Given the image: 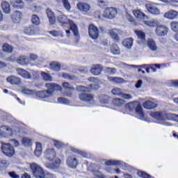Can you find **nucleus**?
<instances>
[{"label": "nucleus", "mask_w": 178, "mask_h": 178, "mask_svg": "<svg viewBox=\"0 0 178 178\" xmlns=\"http://www.w3.org/2000/svg\"><path fill=\"white\" fill-rule=\"evenodd\" d=\"M151 118L153 119H156V120H159V123L163 124L164 120H171L172 122H175V118H176V114L169 113L166 114L165 112H154L150 113Z\"/></svg>", "instance_id": "obj_3"}, {"label": "nucleus", "mask_w": 178, "mask_h": 178, "mask_svg": "<svg viewBox=\"0 0 178 178\" xmlns=\"http://www.w3.org/2000/svg\"><path fill=\"white\" fill-rule=\"evenodd\" d=\"M49 33L52 35V37H61V38H63V33H62L60 31H49Z\"/></svg>", "instance_id": "obj_45"}, {"label": "nucleus", "mask_w": 178, "mask_h": 178, "mask_svg": "<svg viewBox=\"0 0 178 178\" xmlns=\"http://www.w3.org/2000/svg\"><path fill=\"white\" fill-rule=\"evenodd\" d=\"M138 175L140 177H143V178H151V175H149V174H147L145 172L143 171H138L137 172Z\"/></svg>", "instance_id": "obj_52"}, {"label": "nucleus", "mask_w": 178, "mask_h": 178, "mask_svg": "<svg viewBox=\"0 0 178 178\" xmlns=\"http://www.w3.org/2000/svg\"><path fill=\"white\" fill-rule=\"evenodd\" d=\"M118 15V11L115 8H108L104 10V16L106 19H115Z\"/></svg>", "instance_id": "obj_10"}, {"label": "nucleus", "mask_w": 178, "mask_h": 178, "mask_svg": "<svg viewBox=\"0 0 178 178\" xmlns=\"http://www.w3.org/2000/svg\"><path fill=\"white\" fill-rule=\"evenodd\" d=\"M47 17L49 20L50 24H55V22H56V19H55V14L52 10L47 9Z\"/></svg>", "instance_id": "obj_26"}, {"label": "nucleus", "mask_w": 178, "mask_h": 178, "mask_svg": "<svg viewBox=\"0 0 178 178\" xmlns=\"http://www.w3.org/2000/svg\"><path fill=\"white\" fill-rule=\"evenodd\" d=\"M143 106L145 109H155L158 106L151 100H147L143 103Z\"/></svg>", "instance_id": "obj_25"}, {"label": "nucleus", "mask_w": 178, "mask_h": 178, "mask_svg": "<svg viewBox=\"0 0 178 178\" xmlns=\"http://www.w3.org/2000/svg\"><path fill=\"white\" fill-rule=\"evenodd\" d=\"M7 83H10L12 86H19L22 84V79L15 76H10L6 78Z\"/></svg>", "instance_id": "obj_15"}, {"label": "nucleus", "mask_w": 178, "mask_h": 178, "mask_svg": "<svg viewBox=\"0 0 178 178\" xmlns=\"http://www.w3.org/2000/svg\"><path fill=\"white\" fill-rule=\"evenodd\" d=\"M63 79H69L70 80H72V81L77 80V78H76V76H74V75L70 76L68 74H63Z\"/></svg>", "instance_id": "obj_54"}, {"label": "nucleus", "mask_w": 178, "mask_h": 178, "mask_svg": "<svg viewBox=\"0 0 178 178\" xmlns=\"http://www.w3.org/2000/svg\"><path fill=\"white\" fill-rule=\"evenodd\" d=\"M31 170L35 178H44L45 177V174H44V170H42V168L35 164L32 163L30 165Z\"/></svg>", "instance_id": "obj_5"}, {"label": "nucleus", "mask_w": 178, "mask_h": 178, "mask_svg": "<svg viewBox=\"0 0 178 178\" xmlns=\"http://www.w3.org/2000/svg\"><path fill=\"white\" fill-rule=\"evenodd\" d=\"M147 46L149 47V49H151V51H153V52H155L158 49L156 43L152 39L147 40Z\"/></svg>", "instance_id": "obj_29"}, {"label": "nucleus", "mask_w": 178, "mask_h": 178, "mask_svg": "<svg viewBox=\"0 0 178 178\" xmlns=\"http://www.w3.org/2000/svg\"><path fill=\"white\" fill-rule=\"evenodd\" d=\"M135 87H136V88H138V89L141 88V87H143V80H141V79L138 80L136 82Z\"/></svg>", "instance_id": "obj_62"}, {"label": "nucleus", "mask_w": 178, "mask_h": 178, "mask_svg": "<svg viewBox=\"0 0 178 178\" xmlns=\"http://www.w3.org/2000/svg\"><path fill=\"white\" fill-rule=\"evenodd\" d=\"M79 72H80V73H83V74L88 73V68H87L86 67H82L79 69Z\"/></svg>", "instance_id": "obj_63"}, {"label": "nucleus", "mask_w": 178, "mask_h": 178, "mask_svg": "<svg viewBox=\"0 0 178 178\" xmlns=\"http://www.w3.org/2000/svg\"><path fill=\"white\" fill-rule=\"evenodd\" d=\"M71 150L72 151V152H75V154L82 155V156H83L84 158H87V156H88V154L86 152H83L75 148H72Z\"/></svg>", "instance_id": "obj_43"}, {"label": "nucleus", "mask_w": 178, "mask_h": 178, "mask_svg": "<svg viewBox=\"0 0 178 178\" xmlns=\"http://www.w3.org/2000/svg\"><path fill=\"white\" fill-rule=\"evenodd\" d=\"M10 3L15 9H22L24 8V3L22 0H10Z\"/></svg>", "instance_id": "obj_21"}, {"label": "nucleus", "mask_w": 178, "mask_h": 178, "mask_svg": "<svg viewBox=\"0 0 178 178\" xmlns=\"http://www.w3.org/2000/svg\"><path fill=\"white\" fill-rule=\"evenodd\" d=\"M59 165H60V159H54L52 161H49V163H47L45 164L46 168L48 169H58L59 168Z\"/></svg>", "instance_id": "obj_14"}, {"label": "nucleus", "mask_w": 178, "mask_h": 178, "mask_svg": "<svg viewBox=\"0 0 178 178\" xmlns=\"http://www.w3.org/2000/svg\"><path fill=\"white\" fill-rule=\"evenodd\" d=\"M144 23L146 26H149V27H158L157 21H144Z\"/></svg>", "instance_id": "obj_42"}, {"label": "nucleus", "mask_w": 178, "mask_h": 178, "mask_svg": "<svg viewBox=\"0 0 178 178\" xmlns=\"http://www.w3.org/2000/svg\"><path fill=\"white\" fill-rule=\"evenodd\" d=\"M1 9L4 13H10V4L8 1L1 2Z\"/></svg>", "instance_id": "obj_28"}, {"label": "nucleus", "mask_w": 178, "mask_h": 178, "mask_svg": "<svg viewBox=\"0 0 178 178\" xmlns=\"http://www.w3.org/2000/svg\"><path fill=\"white\" fill-rule=\"evenodd\" d=\"M57 20L58 23L60 24V26H66L67 24H70V29L73 32L76 39L79 40L80 38L77 25H76L73 21L67 19V16L65 15L64 14H60L57 16Z\"/></svg>", "instance_id": "obj_2"}, {"label": "nucleus", "mask_w": 178, "mask_h": 178, "mask_svg": "<svg viewBox=\"0 0 178 178\" xmlns=\"http://www.w3.org/2000/svg\"><path fill=\"white\" fill-rule=\"evenodd\" d=\"M41 76L43 77L45 81H52V77L51 76V75H49V74L42 72Z\"/></svg>", "instance_id": "obj_49"}, {"label": "nucleus", "mask_w": 178, "mask_h": 178, "mask_svg": "<svg viewBox=\"0 0 178 178\" xmlns=\"http://www.w3.org/2000/svg\"><path fill=\"white\" fill-rule=\"evenodd\" d=\"M170 87H178V81H169Z\"/></svg>", "instance_id": "obj_61"}, {"label": "nucleus", "mask_w": 178, "mask_h": 178, "mask_svg": "<svg viewBox=\"0 0 178 178\" xmlns=\"http://www.w3.org/2000/svg\"><path fill=\"white\" fill-rule=\"evenodd\" d=\"M0 136L1 137H8V134H6V126H1L0 127Z\"/></svg>", "instance_id": "obj_48"}, {"label": "nucleus", "mask_w": 178, "mask_h": 178, "mask_svg": "<svg viewBox=\"0 0 178 178\" xmlns=\"http://www.w3.org/2000/svg\"><path fill=\"white\" fill-rule=\"evenodd\" d=\"M122 45L127 49H130L133 47V38H129L122 41Z\"/></svg>", "instance_id": "obj_27"}, {"label": "nucleus", "mask_w": 178, "mask_h": 178, "mask_svg": "<svg viewBox=\"0 0 178 178\" xmlns=\"http://www.w3.org/2000/svg\"><path fill=\"white\" fill-rule=\"evenodd\" d=\"M58 102H59V104H63V105H67V104H70V101L63 97L58 98Z\"/></svg>", "instance_id": "obj_51"}, {"label": "nucleus", "mask_w": 178, "mask_h": 178, "mask_svg": "<svg viewBox=\"0 0 178 178\" xmlns=\"http://www.w3.org/2000/svg\"><path fill=\"white\" fill-rule=\"evenodd\" d=\"M106 165L108 166L115 165V166H127L124 162L121 161H113V160H108L105 162Z\"/></svg>", "instance_id": "obj_22"}, {"label": "nucleus", "mask_w": 178, "mask_h": 178, "mask_svg": "<svg viewBox=\"0 0 178 178\" xmlns=\"http://www.w3.org/2000/svg\"><path fill=\"white\" fill-rule=\"evenodd\" d=\"M34 154L36 156H41V154H42V145L41 143H36V147Z\"/></svg>", "instance_id": "obj_32"}, {"label": "nucleus", "mask_w": 178, "mask_h": 178, "mask_svg": "<svg viewBox=\"0 0 178 178\" xmlns=\"http://www.w3.org/2000/svg\"><path fill=\"white\" fill-rule=\"evenodd\" d=\"M22 143L24 144V145H31V144H33V141H31V139L25 137L22 138Z\"/></svg>", "instance_id": "obj_50"}, {"label": "nucleus", "mask_w": 178, "mask_h": 178, "mask_svg": "<svg viewBox=\"0 0 178 178\" xmlns=\"http://www.w3.org/2000/svg\"><path fill=\"white\" fill-rule=\"evenodd\" d=\"M63 88L67 91H73V90H74V88L72 86V84L67 82L63 83Z\"/></svg>", "instance_id": "obj_41"}, {"label": "nucleus", "mask_w": 178, "mask_h": 178, "mask_svg": "<svg viewBox=\"0 0 178 178\" xmlns=\"http://www.w3.org/2000/svg\"><path fill=\"white\" fill-rule=\"evenodd\" d=\"M102 70H104V67L101 64L93 65L90 68V73L93 76H99Z\"/></svg>", "instance_id": "obj_13"}, {"label": "nucleus", "mask_w": 178, "mask_h": 178, "mask_svg": "<svg viewBox=\"0 0 178 178\" xmlns=\"http://www.w3.org/2000/svg\"><path fill=\"white\" fill-rule=\"evenodd\" d=\"M24 33L28 35H33L34 34V30L31 28H27L24 30Z\"/></svg>", "instance_id": "obj_55"}, {"label": "nucleus", "mask_w": 178, "mask_h": 178, "mask_svg": "<svg viewBox=\"0 0 178 178\" xmlns=\"http://www.w3.org/2000/svg\"><path fill=\"white\" fill-rule=\"evenodd\" d=\"M6 131L7 137L9 136H13L12 128L6 126Z\"/></svg>", "instance_id": "obj_57"}, {"label": "nucleus", "mask_w": 178, "mask_h": 178, "mask_svg": "<svg viewBox=\"0 0 178 178\" xmlns=\"http://www.w3.org/2000/svg\"><path fill=\"white\" fill-rule=\"evenodd\" d=\"M45 88H48V90L35 92L34 90L22 86L21 91L22 94L26 95H35L39 99H47L51 98L54 91H60L62 90V86L56 83H46Z\"/></svg>", "instance_id": "obj_1"}, {"label": "nucleus", "mask_w": 178, "mask_h": 178, "mask_svg": "<svg viewBox=\"0 0 178 178\" xmlns=\"http://www.w3.org/2000/svg\"><path fill=\"white\" fill-rule=\"evenodd\" d=\"M171 30L178 34V22H172L170 23Z\"/></svg>", "instance_id": "obj_44"}, {"label": "nucleus", "mask_w": 178, "mask_h": 178, "mask_svg": "<svg viewBox=\"0 0 178 178\" xmlns=\"http://www.w3.org/2000/svg\"><path fill=\"white\" fill-rule=\"evenodd\" d=\"M89 35L92 40H97L99 37V32L98 31V28L94 24H90L89 26Z\"/></svg>", "instance_id": "obj_9"}, {"label": "nucleus", "mask_w": 178, "mask_h": 178, "mask_svg": "<svg viewBox=\"0 0 178 178\" xmlns=\"http://www.w3.org/2000/svg\"><path fill=\"white\" fill-rule=\"evenodd\" d=\"M22 17H23V15L20 11H15L12 15V18L13 20H15V22H20L22 20Z\"/></svg>", "instance_id": "obj_31"}, {"label": "nucleus", "mask_w": 178, "mask_h": 178, "mask_svg": "<svg viewBox=\"0 0 178 178\" xmlns=\"http://www.w3.org/2000/svg\"><path fill=\"white\" fill-rule=\"evenodd\" d=\"M155 33L158 37H165L168 34V27L164 25H158L156 28Z\"/></svg>", "instance_id": "obj_12"}, {"label": "nucleus", "mask_w": 178, "mask_h": 178, "mask_svg": "<svg viewBox=\"0 0 178 178\" xmlns=\"http://www.w3.org/2000/svg\"><path fill=\"white\" fill-rule=\"evenodd\" d=\"M133 14L136 19H139L140 20H148V16L145 15L144 13L140 10H134Z\"/></svg>", "instance_id": "obj_19"}, {"label": "nucleus", "mask_w": 178, "mask_h": 178, "mask_svg": "<svg viewBox=\"0 0 178 178\" xmlns=\"http://www.w3.org/2000/svg\"><path fill=\"white\" fill-rule=\"evenodd\" d=\"M50 67L52 70H55V72H59L60 70V63L58 62H54L50 64Z\"/></svg>", "instance_id": "obj_36"}, {"label": "nucleus", "mask_w": 178, "mask_h": 178, "mask_svg": "<svg viewBox=\"0 0 178 178\" xmlns=\"http://www.w3.org/2000/svg\"><path fill=\"white\" fill-rule=\"evenodd\" d=\"M66 163L69 168H71V169H76V168H77V165H79L77 159L73 156L68 157L66 161Z\"/></svg>", "instance_id": "obj_16"}, {"label": "nucleus", "mask_w": 178, "mask_h": 178, "mask_svg": "<svg viewBox=\"0 0 178 178\" xmlns=\"http://www.w3.org/2000/svg\"><path fill=\"white\" fill-rule=\"evenodd\" d=\"M79 98L83 102H88L90 105H95V99H94V96L91 94L82 93L79 95Z\"/></svg>", "instance_id": "obj_7"}, {"label": "nucleus", "mask_w": 178, "mask_h": 178, "mask_svg": "<svg viewBox=\"0 0 178 178\" xmlns=\"http://www.w3.org/2000/svg\"><path fill=\"white\" fill-rule=\"evenodd\" d=\"M3 51L7 54H11V52L13 51V47H12V46H10L9 44L6 43L3 46Z\"/></svg>", "instance_id": "obj_38"}, {"label": "nucleus", "mask_w": 178, "mask_h": 178, "mask_svg": "<svg viewBox=\"0 0 178 178\" xmlns=\"http://www.w3.org/2000/svg\"><path fill=\"white\" fill-rule=\"evenodd\" d=\"M111 94H113V95H117L118 97H122L123 92L122 91V89L119 88H115L111 90Z\"/></svg>", "instance_id": "obj_40"}, {"label": "nucleus", "mask_w": 178, "mask_h": 178, "mask_svg": "<svg viewBox=\"0 0 178 178\" xmlns=\"http://www.w3.org/2000/svg\"><path fill=\"white\" fill-rule=\"evenodd\" d=\"M44 155L46 159L48 161H54V159H56V152L55 149L52 148H49L45 150L44 152Z\"/></svg>", "instance_id": "obj_11"}, {"label": "nucleus", "mask_w": 178, "mask_h": 178, "mask_svg": "<svg viewBox=\"0 0 178 178\" xmlns=\"http://www.w3.org/2000/svg\"><path fill=\"white\" fill-rule=\"evenodd\" d=\"M78 10L83 14L88 13L91 10V5L86 2H79L76 4Z\"/></svg>", "instance_id": "obj_8"}, {"label": "nucleus", "mask_w": 178, "mask_h": 178, "mask_svg": "<svg viewBox=\"0 0 178 178\" xmlns=\"http://www.w3.org/2000/svg\"><path fill=\"white\" fill-rule=\"evenodd\" d=\"M178 13L176 10H170L164 14V17L165 19H169L170 20H173L177 17Z\"/></svg>", "instance_id": "obj_23"}, {"label": "nucleus", "mask_w": 178, "mask_h": 178, "mask_svg": "<svg viewBox=\"0 0 178 178\" xmlns=\"http://www.w3.org/2000/svg\"><path fill=\"white\" fill-rule=\"evenodd\" d=\"M113 104L115 106L120 107L126 104V101L120 98H115L113 99Z\"/></svg>", "instance_id": "obj_30"}, {"label": "nucleus", "mask_w": 178, "mask_h": 178, "mask_svg": "<svg viewBox=\"0 0 178 178\" xmlns=\"http://www.w3.org/2000/svg\"><path fill=\"white\" fill-rule=\"evenodd\" d=\"M77 91L83 92H90V88L83 86H79L76 87Z\"/></svg>", "instance_id": "obj_47"}, {"label": "nucleus", "mask_w": 178, "mask_h": 178, "mask_svg": "<svg viewBox=\"0 0 178 178\" xmlns=\"http://www.w3.org/2000/svg\"><path fill=\"white\" fill-rule=\"evenodd\" d=\"M99 98L101 104H109V101H111V97L106 95H101Z\"/></svg>", "instance_id": "obj_34"}, {"label": "nucleus", "mask_w": 178, "mask_h": 178, "mask_svg": "<svg viewBox=\"0 0 178 178\" xmlns=\"http://www.w3.org/2000/svg\"><path fill=\"white\" fill-rule=\"evenodd\" d=\"M116 68H112V67H106V69L104 70V73L106 74H110L111 76H113V74H116Z\"/></svg>", "instance_id": "obj_37"}, {"label": "nucleus", "mask_w": 178, "mask_h": 178, "mask_svg": "<svg viewBox=\"0 0 178 178\" xmlns=\"http://www.w3.org/2000/svg\"><path fill=\"white\" fill-rule=\"evenodd\" d=\"M63 5L67 10H70V3L68 0H62Z\"/></svg>", "instance_id": "obj_53"}, {"label": "nucleus", "mask_w": 178, "mask_h": 178, "mask_svg": "<svg viewBox=\"0 0 178 178\" xmlns=\"http://www.w3.org/2000/svg\"><path fill=\"white\" fill-rule=\"evenodd\" d=\"M16 62L17 63H18V65H20L21 66H25L26 65H29V59L27 58V57H26V56H22L18 57L16 59Z\"/></svg>", "instance_id": "obj_24"}, {"label": "nucleus", "mask_w": 178, "mask_h": 178, "mask_svg": "<svg viewBox=\"0 0 178 178\" xmlns=\"http://www.w3.org/2000/svg\"><path fill=\"white\" fill-rule=\"evenodd\" d=\"M122 98H124V99H131L133 98V96L130 94H126L123 93L121 95Z\"/></svg>", "instance_id": "obj_58"}, {"label": "nucleus", "mask_w": 178, "mask_h": 178, "mask_svg": "<svg viewBox=\"0 0 178 178\" xmlns=\"http://www.w3.org/2000/svg\"><path fill=\"white\" fill-rule=\"evenodd\" d=\"M135 33L136 34L138 38L142 41L145 40V33L141 31H136Z\"/></svg>", "instance_id": "obj_46"}, {"label": "nucleus", "mask_w": 178, "mask_h": 178, "mask_svg": "<svg viewBox=\"0 0 178 178\" xmlns=\"http://www.w3.org/2000/svg\"><path fill=\"white\" fill-rule=\"evenodd\" d=\"M127 106L129 108V111H136V113L140 120H145V118H144V111H143V107H141L139 102H132L128 104Z\"/></svg>", "instance_id": "obj_4"}, {"label": "nucleus", "mask_w": 178, "mask_h": 178, "mask_svg": "<svg viewBox=\"0 0 178 178\" xmlns=\"http://www.w3.org/2000/svg\"><path fill=\"white\" fill-rule=\"evenodd\" d=\"M122 67H124L125 69H131V67H135L136 69H138V67H147V65H128L124 63H122Z\"/></svg>", "instance_id": "obj_35"}, {"label": "nucleus", "mask_w": 178, "mask_h": 178, "mask_svg": "<svg viewBox=\"0 0 178 178\" xmlns=\"http://www.w3.org/2000/svg\"><path fill=\"white\" fill-rule=\"evenodd\" d=\"M1 151L9 158H12L15 155V148L9 143H1Z\"/></svg>", "instance_id": "obj_6"}, {"label": "nucleus", "mask_w": 178, "mask_h": 178, "mask_svg": "<svg viewBox=\"0 0 178 178\" xmlns=\"http://www.w3.org/2000/svg\"><path fill=\"white\" fill-rule=\"evenodd\" d=\"M124 79L123 78L120 77H116L114 79V83H117V84H121L122 83H124Z\"/></svg>", "instance_id": "obj_59"}, {"label": "nucleus", "mask_w": 178, "mask_h": 178, "mask_svg": "<svg viewBox=\"0 0 178 178\" xmlns=\"http://www.w3.org/2000/svg\"><path fill=\"white\" fill-rule=\"evenodd\" d=\"M54 145L56 148H58V149H60V148H63V143L60 141H55Z\"/></svg>", "instance_id": "obj_56"}, {"label": "nucleus", "mask_w": 178, "mask_h": 178, "mask_svg": "<svg viewBox=\"0 0 178 178\" xmlns=\"http://www.w3.org/2000/svg\"><path fill=\"white\" fill-rule=\"evenodd\" d=\"M31 23L35 24V26H38L40 24V17L37 15H33L31 17Z\"/></svg>", "instance_id": "obj_39"}, {"label": "nucleus", "mask_w": 178, "mask_h": 178, "mask_svg": "<svg viewBox=\"0 0 178 178\" xmlns=\"http://www.w3.org/2000/svg\"><path fill=\"white\" fill-rule=\"evenodd\" d=\"M16 72L19 76H21V77H23L24 79H31V74H30V72H27L25 70H23L22 68H17Z\"/></svg>", "instance_id": "obj_20"}, {"label": "nucleus", "mask_w": 178, "mask_h": 178, "mask_svg": "<svg viewBox=\"0 0 178 178\" xmlns=\"http://www.w3.org/2000/svg\"><path fill=\"white\" fill-rule=\"evenodd\" d=\"M8 175L12 178H19V175H17L15 172H9Z\"/></svg>", "instance_id": "obj_64"}, {"label": "nucleus", "mask_w": 178, "mask_h": 178, "mask_svg": "<svg viewBox=\"0 0 178 178\" xmlns=\"http://www.w3.org/2000/svg\"><path fill=\"white\" fill-rule=\"evenodd\" d=\"M108 34L113 40L119 41V35H122L123 34V31L120 29H113L112 31H109Z\"/></svg>", "instance_id": "obj_17"}, {"label": "nucleus", "mask_w": 178, "mask_h": 178, "mask_svg": "<svg viewBox=\"0 0 178 178\" xmlns=\"http://www.w3.org/2000/svg\"><path fill=\"white\" fill-rule=\"evenodd\" d=\"M11 129L13 131V135L17 134V133L20 131V128H19V127H12Z\"/></svg>", "instance_id": "obj_60"}, {"label": "nucleus", "mask_w": 178, "mask_h": 178, "mask_svg": "<svg viewBox=\"0 0 178 178\" xmlns=\"http://www.w3.org/2000/svg\"><path fill=\"white\" fill-rule=\"evenodd\" d=\"M145 8L152 15H155L156 16H158V15H161V11L159 10V8H156V6L152 4H147L145 6Z\"/></svg>", "instance_id": "obj_18"}, {"label": "nucleus", "mask_w": 178, "mask_h": 178, "mask_svg": "<svg viewBox=\"0 0 178 178\" xmlns=\"http://www.w3.org/2000/svg\"><path fill=\"white\" fill-rule=\"evenodd\" d=\"M111 52L113 55H120V49L118 44H113L111 47Z\"/></svg>", "instance_id": "obj_33"}]
</instances>
